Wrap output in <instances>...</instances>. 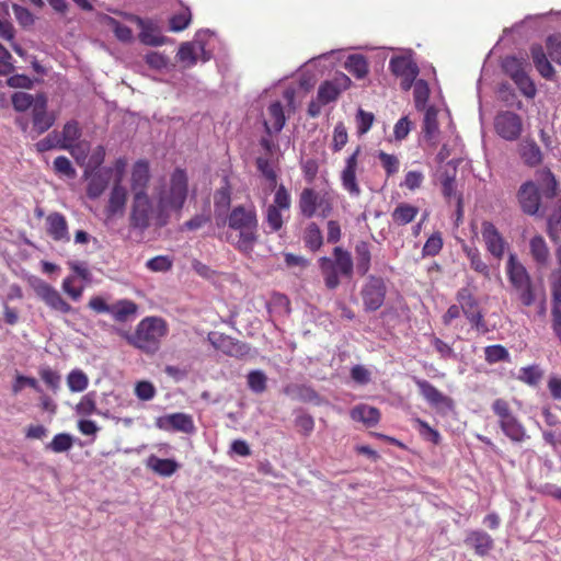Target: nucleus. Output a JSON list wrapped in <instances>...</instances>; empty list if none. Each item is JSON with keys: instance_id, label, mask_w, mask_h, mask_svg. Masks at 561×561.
<instances>
[{"instance_id": "nucleus-26", "label": "nucleus", "mask_w": 561, "mask_h": 561, "mask_svg": "<svg viewBox=\"0 0 561 561\" xmlns=\"http://www.w3.org/2000/svg\"><path fill=\"white\" fill-rule=\"evenodd\" d=\"M267 116H270V119L264 122L266 134L280 133L285 125L284 107L280 101L272 102L267 106Z\"/></svg>"}, {"instance_id": "nucleus-11", "label": "nucleus", "mask_w": 561, "mask_h": 561, "mask_svg": "<svg viewBox=\"0 0 561 561\" xmlns=\"http://www.w3.org/2000/svg\"><path fill=\"white\" fill-rule=\"evenodd\" d=\"M496 135L508 141L518 139L523 131V121L512 111H501L494 119Z\"/></svg>"}, {"instance_id": "nucleus-40", "label": "nucleus", "mask_w": 561, "mask_h": 561, "mask_svg": "<svg viewBox=\"0 0 561 561\" xmlns=\"http://www.w3.org/2000/svg\"><path fill=\"white\" fill-rule=\"evenodd\" d=\"M422 133L426 139H433L438 133L437 111L430 106L423 115Z\"/></svg>"}, {"instance_id": "nucleus-2", "label": "nucleus", "mask_w": 561, "mask_h": 561, "mask_svg": "<svg viewBox=\"0 0 561 561\" xmlns=\"http://www.w3.org/2000/svg\"><path fill=\"white\" fill-rule=\"evenodd\" d=\"M187 196V176L184 170L175 169L170 175L169 187L157 195L156 226L162 228L169 222V209L181 210Z\"/></svg>"}, {"instance_id": "nucleus-4", "label": "nucleus", "mask_w": 561, "mask_h": 561, "mask_svg": "<svg viewBox=\"0 0 561 561\" xmlns=\"http://www.w3.org/2000/svg\"><path fill=\"white\" fill-rule=\"evenodd\" d=\"M333 255L334 259L322 256L318 260L324 285H327L329 289H334L340 285V275L347 278L353 275L354 265L352 254L341 247H335Z\"/></svg>"}, {"instance_id": "nucleus-3", "label": "nucleus", "mask_w": 561, "mask_h": 561, "mask_svg": "<svg viewBox=\"0 0 561 561\" xmlns=\"http://www.w3.org/2000/svg\"><path fill=\"white\" fill-rule=\"evenodd\" d=\"M229 228L238 232L237 249L252 252L257 241V219L254 207L238 205L233 207L227 217Z\"/></svg>"}, {"instance_id": "nucleus-1", "label": "nucleus", "mask_w": 561, "mask_h": 561, "mask_svg": "<svg viewBox=\"0 0 561 561\" xmlns=\"http://www.w3.org/2000/svg\"><path fill=\"white\" fill-rule=\"evenodd\" d=\"M135 350L152 355L161 346V340L168 334V325L158 317H146L136 324L134 333L117 331Z\"/></svg>"}, {"instance_id": "nucleus-27", "label": "nucleus", "mask_w": 561, "mask_h": 561, "mask_svg": "<svg viewBox=\"0 0 561 561\" xmlns=\"http://www.w3.org/2000/svg\"><path fill=\"white\" fill-rule=\"evenodd\" d=\"M351 417L367 427H374L380 421V411L368 404H358L351 410Z\"/></svg>"}, {"instance_id": "nucleus-44", "label": "nucleus", "mask_w": 561, "mask_h": 561, "mask_svg": "<svg viewBox=\"0 0 561 561\" xmlns=\"http://www.w3.org/2000/svg\"><path fill=\"white\" fill-rule=\"evenodd\" d=\"M265 224L267 227L266 233H277L283 228L282 209L275 207H266L265 209Z\"/></svg>"}, {"instance_id": "nucleus-53", "label": "nucleus", "mask_w": 561, "mask_h": 561, "mask_svg": "<svg viewBox=\"0 0 561 561\" xmlns=\"http://www.w3.org/2000/svg\"><path fill=\"white\" fill-rule=\"evenodd\" d=\"M542 370L540 366H525L519 370V380L530 387H536L541 381Z\"/></svg>"}, {"instance_id": "nucleus-20", "label": "nucleus", "mask_w": 561, "mask_h": 561, "mask_svg": "<svg viewBox=\"0 0 561 561\" xmlns=\"http://www.w3.org/2000/svg\"><path fill=\"white\" fill-rule=\"evenodd\" d=\"M482 238L490 254L497 260L501 259L506 248V241L503 240L501 232L497 231L494 224L489 221L482 222Z\"/></svg>"}, {"instance_id": "nucleus-39", "label": "nucleus", "mask_w": 561, "mask_h": 561, "mask_svg": "<svg viewBox=\"0 0 561 561\" xmlns=\"http://www.w3.org/2000/svg\"><path fill=\"white\" fill-rule=\"evenodd\" d=\"M302 241H305L306 247L311 251H317L323 245L322 231L317 224L311 222L306 227Z\"/></svg>"}, {"instance_id": "nucleus-30", "label": "nucleus", "mask_w": 561, "mask_h": 561, "mask_svg": "<svg viewBox=\"0 0 561 561\" xmlns=\"http://www.w3.org/2000/svg\"><path fill=\"white\" fill-rule=\"evenodd\" d=\"M537 181H539L541 196L553 199L558 194V181L554 179L552 171L547 168L537 171Z\"/></svg>"}, {"instance_id": "nucleus-29", "label": "nucleus", "mask_w": 561, "mask_h": 561, "mask_svg": "<svg viewBox=\"0 0 561 561\" xmlns=\"http://www.w3.org/2000/svg\"><path fill=\"white\" fill-rule=\"evenodd\" d=\"M439 183H442L444 198L448 201L456 198L457 218H460L462 214V199L461 196L456 195L455 172L449 173L448 171H444L442 175H439Z\"/></svg>"}, {"instance_id": "nucleus-5", "label": "nucleus", "mask_w": 561, "mask_h": 561, "mask_svg": "<svg viewBox=\"0 0 561 561\" xmlns=\"http://www.w3.org/2000/svg\"><path fill=\"white\" fill-rule=\"evenodd\" d=\"M491 410L496 416L497 427L507 439L514 444H519L529 439L526 427L519 417L513 412L507 401L504 399H496L491 403Z\"/></svg>"}, {"instance_id": "nucleus-50", "label": "nucleus", "mask_w": 561, "mask_h": 561, "mask_svg": "<svg viewBox=\"0 0 561 561\" xmlns=\"http://www.w3.org/2000/svg\"><path fill=\"white\" fill-rule=\"evenodd\" d=\"M54 172L59 176H65L66 179L72 180L77 176V171L72 167L69 158L59 156L55 158L54 162Z\"/></svg>"}, {"instance_id": "nucleus-32", "label": "nucleus", "mask_w": 561, "mask_h": 561, "mask_svg": "<svg viewBox=\"0 0 561 561\" xmlns=\"http://www.w3.org/2000/svg\"><path fill=\"white\" fill-rule=\"evenodd\" d=\"M136 312L137 306L135 302L128 299H122L111 305L108 314L117 322H126L129 318L135 317Z\"/></svg>"}, {"instance_id": "nucleus-41", "label": "nucleus", "mask_w": 561, "mask_h": 561, "mask_svg": "<svg viewBox=\"0 0 561 561\" xmlns=\"http://www.w3.org/2000/svg\"><path fill=\"white\" fill-rule=\"evenodd\" d=\"M526 66L524 59H519L514 56H507L505 59H503L502 62V69L507 73L508 77L514 78L523 75H527L526 72Z\"/></svg>"}, {"instance_id": "nucleus-48", "label": "nucleus", "mask_w": 561, "mask_h": 561, "mask_svg": "<svg viewBox=\"0 0 561 561\" xmlns=\"http://www.w3.org/2000/svg\"><path fill=\"white\" fill-rule=\"evenodd\" d=\"M106 25L115 33V37L122 43H129L133 39V31L128 25L119 23L115 18L106 16Z\"/></svg>"}, {"instance_id": "nucleus-17", "label": "nucleus", "mask_w": 561, "mask_h": 561, "mask_svg": "<svg viewBox=\"0 0 561 561\" xmlns=\"http://www.w3.org/2000/svg\"><path fill=\"white\" fill-rule=\"evenodd\" d=\"M413 381L415 386L419 387L420 394L428 405L436 409H451V399L448 396H445L443 392L438 391L434 385L416 376L413 377Z\"/></svg>"}, {"instance_id": "nucleus-25", "label": "nucleus", "mask_w": 561, "mask_h": 561, "mask_svg": "<svg viewBox=\"0 0 561 561\" xmlns=\"http://www.w3.org/2000/svg\"><path fill=\"white\" fill-rule=\"evenodd\" d=\"M111 173V169H105L90 174L87 187V195L90 199H98L104 194V191L110 185Z\"/></svg>"}, {"instance_id": "nucleus-46", "label": "nucleus", "mask_w": 561, "mask_h": 561, "mask_svg": "<svg viewBox=\"0 0 561 561\" xmlns=\"http://www.w3.org/2000/svg\"><path fill=\"white\" fill-rule=\"evenodd\" d=\"M146 268L154 273H165L173 267V259L167 254L147 260Z\"/></svg>"}, {"instance_id": "nucleus-49", "label": "nucleus", "mask_w": 561, "mask_h": 561, "mask_svg": "<svg viewBox=\"0 0 561 561\" xmlns=\"http://www.w3.org/2000/svg\"><path fill=\"white\" fill-rule=\"evenodd\" d=\"M71 446L72 436L68 433H59L46 445V449L59 454L70 450Z\"/></svg>"}, {"instance_id": "nucleus-43", "label": "nucleus", "mask_w": 561, "mask_h": 561, "mask_svg": "<svg viewBox=\"0 0 561 561\" xmlns=\"http://www.w3.org/2000/svg\"><path fill=\"white\" fill-rule=\"evenodd\" d=\"M341 93V88L332 81H324L318 88L317 100L322 104L334 102Z\"/></svg>"}, {"instance_id": "nucleus-45", "label": "nucleus", "mask_w": 561, "mask_h": 561, "mask_svg": "<svg viewBox=\"0 0 561 561\" xmlns=\"http://www.w3.org/2000/svg\"><path fill=\"white\" fill-rule=\"evenodd\" d=\"M266 381L267 377L262 370H250L248 374V387L255 394L266 391Z\"/></svg>"}, {"instance_id": "nucleus-14", "label": "nucleus", "mask_w": 561, "mask_h": 561, "mask_svg": "<svg viewBox=\"0 0 561 561\" xmlns=\"http://www.w3.org/2000/svg\"><path fill=\"white\" fill-rule=\"evenodd\" d=\"M55 115L47 111V96L43 93L37 94L35 108H32V139L46 133L54 126Z\"/></svg>"}, {"instance_id": "nucleus-9", "label": "nucleus", "mask_w": 561, "mask_h": 561, "mask_svg": "<svg viewBox=\"0 0 561 561\" xmlns=\"http://www.w3.org/2000/svg\"><path fill=\"white\" fill-rule=\"evenodd\" d=\"M298 208L301 216L306 218L313 217L319 210V216L325 218L330 215L332 206L324 195H319L311 187L301 190L299 195Z\"/></svg>"}, {"instance_id": "nucleus-59", "label": "nucleus", "mask_w": 561, "mask_h": 561, "mask_svg": "<svg viewBox=\"0 0 561 561\" xmlns=\"http://www.w3.org/2000/svg\"><path fill=\"white\" fill-rule=\"evenodd\" d=\"M443 249V237H440L439 232H434L430 238H427L425 245L422 248L423 256H434L439 253Z\"/></svg>"}, {"instance_id": "nucleus-12", "label": "nucleus", "mask_w": 561, "mask_h": 561, "mask_svg": "<svg viewBox=\"0 0 561 561\" xmlns=\"http://www.w3.org/2000/svg\"><path fill=\"white\" fill-rule=\"evenodd\" d=\"M156 427L168 433L193 434L196 431L192 416L185 412L169 413L156 419Z\"/></svg>"}, {"instance_id": "nucleus-38", "label": "nucleus", "mask_w": 561, "mask_h": 561, "mask_svg": "<svg viewBox=\"0 0 561 561\" xmlns=\"http://www.w3.org/2000/svg\"><path fill=\"white\" fill-rule=\"evenodd\" d=\"M417 215V208L411 204H401L392 211V220L399 226H404L414 221Z\"/></svg>"}, {"instance_id": "nucleus-57", "label": "nucleus", "mask_w": 561, "mask_h": 561, "mask_svg": "<svg viewBox=\"0 0 561 561\" xmlns=\"http://www.w3.org/2000/svg\"><path fill=\"white\" fill-rule=\"evenodd\" d=\"M466 253L469 259V262H471V268L474 270L479 274L489 276V274H490L489 265H486L483 262V260L480 259L479 250L476 248H468V249H466Z\"/></svg>"}, {"instance_id": "nucleus-10", "label": "nucleus", "mask_w": 561, "mask_h": 561, "mask_svg": "<svg viewBox=\"0 0 561 561\" xmlns=\"http://www.w3.org/2000/svg\"><path fill=\"white\" fill-rule=\"evenodd\" d=\"M208 342L214 348L225 353V355L232 358H243L248 356L250 346L242 341L232 339L225 333L210 332L208 333Z\"/></svg>"}, {"instance_id": "nucleus-31", "label": "nucleus", "mask_w": 561, "mask_h": 561, "mask_svg": "<svg viewBox=\"0 0 561 561\" xmlns=\"http://www.w3.org/2000/svg\"><path fill=\"white\" fill-rule=\"evenodd\" d=\"M147 467L163 478H169L180 469L178 461L173 459H161L156 455H151L147 459Z\"/></svg>"}, {"instance_id": "nucleus-54", "label": "nucleus", "mask_w": 561, "mask_h": 561, "mask_svg": "<svg viewBox=\"0 0 561 561\" xmlns=\"http://www.w3.org/2000/svg\"><path fill=\"white\" fill-rule=\"evenodd\" d=\"M484 358H485V362H488L490 364H494V363L507 362L510 358V355H508L507 350L504 346H502L500 344H494V345H490L484 348Z\"/></svg>"}, {"instance_id": "nucleus-63", "label": "nucleus", "mask_w": 561, "mask_h": 561, "mask_svg": "<svg viewBox=\"0 0 561 561\" xmlns=\"http://www.w3.org/2000/svg\"><path fill=\"white\" fill-rule=\"evenodd\" d=\"M548 55L551 59L561 65V35H550L547 38Z\"/></svg>"}, {"instance_id": "nucleus-58", "label": "nucleus", "mask_w": 561, "mask_h": 561, "mask_svg": "<svg viewBox=\"0 0 561 561\" xmlns=\"http://www.w3.org/2000/svg\"><path fill=\"white\" fill-rule=\"evenodd\" d=\"M25 387L32 388L36 391H42L41 386H38L37 380L30 376L18 375L14 378L12 383V393L13 396H18Z\"/></svg>"}, {"instance_id": "nucleus-37", "label": "nucleus", "mask_w": 561, "mask_h": 561, "mask_svg": "<svg viewBox=\"0 0 561 561\" xmlns=\"http://www.w3.org/2000/svg\"><path fill=\"white\" fill-rule=\"evenodd\" d=\"M345 68L350 75L358 80L368 75V62L362 55H352L345 61Z\"/></svg>"}, {"instance_id": "nucleus-23", "label": "nucleus", "mask_w": 561, "mask_h": 561, "mask_svg": "<svg viewBox=\"0 0 561 561\" xmlns=\"http://www.w3.org/2000/svg\"><path fill=\"white\" fill-rule=\"evenodd\" d=\"M150 181V168L148 162L139 160L135 162L131 172V191L133 196H148L147 185Z\"/></svg>"}, {"instance_id": "nucleus-21", "label": "nucleus", "mask_w": 561, "mask_h": 561, "mask_svg": "<svg viewBox=\"0 0 561 561\" xmlns=\"http://www.w3.org/2000/svg\"><path fill=\"white\" fill-rule=\"evenodd\" d=\"M465 543L479 557H485L494 549V539L482 529L468 530Z\"/></svg>"}, {"instance_id": "nucleus-19", "label": "nucleus", "mask_w": 561, "mask_h": 561, "mask_svg": "<svg viewBox=\"0 0 561 561\" xmlns=\"http://www.w3.org/2000/svg\"><path fill=\"white\" fill-rule=\"evenodd\" d=\"M540 193L534 181H526L518 190V202L524 213L537 215L540 210Z\"/></svg>"}, {"instance_id": "nucleus-36", "label": "nucleus", "mask_w": 561, "mask_h": 561, "mask_svg": "<svg viewBox=\"0 0 561 561\" xmlns=\"http://www.w3.org/2000/svg\"><path fill=\"white\" fill-rule=\"evenodd\" d=\"M530 255L536 261L537 265L545 266L548 264L549 249L547 242L541 236H536L529 241Z\"/></svg>"}, {"instance_id": "nucleus-64", "label": "nucleus", "mask_w": 561, "mask_h": 561, "mask_svg": "<svg viewBox=\"0 0 561 561\" xmlns=\"http://www.w3.org/2000/svg\"><path fill=\"white\" fill-rule=\"evenodd\" d=\"M179 60L181 62H186L188 66L196 65L197 57L196 53L194 51V46L192 43L186 42L181 44L178 53Z\"/></svg>"}, {"instance_id": "nucleus-22", "label": "nucleus", "mask_w": 561, "mask_h": 561, "mask_svg": "<svg viewBox=\"0 0 561 561\" xmlns=\"http://www.w3.org/2000/svg\"><path fill=\"white\" fill-rule=\"evenodd\" d=\"M126 204L127 190L122 185L118 179L116 180L115 185L112 186L108 204H106L105 207L106 218H115L116 216H123Z\"/></svg>"}, {"instance_id": "nucleus-35", "label": "nucleus", "mask_w": 561, "mask_h": 561, "mask_svg": "<svg viewBox=\"0 0 561 561\" xmlns=\"http://www.w3.org/2000/svg\"><path fill=\"white\" fill-rule=\"evenodd\" d=\"M355 255L357 274L362 276L367 275L370 268L369 243L366 241H358L355 247Z\"/></svg>"}, {"instance_id": "nucleus-13", "label": "nucleus", "mask_w": 561, "mask_h": 561, "mask_svg": "<svg viewBox=\"0 0 561 561\" xmlns=\"http://www.w3.org/2000/svg\"><path fill=\"white\" fill-rule=\"evenodd\" d=\"M390 70L393 76L402 79L401 88L403 91H409L420 75V68L408 56H396L390 59Z\"/></svg>"}, {"instance_id": "nucleus-16", "label": "nucleus", "mask_w": 561, "mask_h": 561, "mask_svg": "<svg viewBox=\"0 0 561 561\" xmlns=\"http://www.w3.org/2000/svg\"><path fill=\"white\" fill-rule=\"evenodd\" d=\"M360 148L357 147L352 154L345 160V167L341 171V185L342 188L347 192L352 197H358L360 195V188L357 183V167L358 156Z\"/></svg>"}, {"instance_id": "nucleus-28", "label": "nucleus", "mask_w": 561, "mask_h": 561, "mask_svg": "<svg viewBox=\"0 0 561 561\" xmlns=\"http://www.w3.org/2000/svg\"><path fill=\"white\" fill-rule=\"evenodd\" d=\"M531 60H534L536 70L539 71L541 77L551 80L554 75L552 64L549 62L541 45H534L530 47Z\"/></svg>"}, {"instance_id": "nucleus-7", "label": "nucleus", "mask_w": 561, "mask_h": 561, "mask_svg": "<svg viewBox=\"0 0 561 561\" xmlns=\"http://www.w3.org/2000/svg\"><path fill=\"white\" fill-rule=\"evenodd\" d=\"M157 210L153 208L152 202L148 195H133L131 208H129L128 226L129 229L145 233L151 226V221H156Z\"/></svg>"}, {"instance_id": "nucleus-62", "label": "nucleus", "mask_w": 561, "mask_h": 561, "mask_svg": "<svg viewBox=\"0 0 561 561\" xmlns=\"http://www.w3.org/2000/svg\"><path fill=\"white\" fill-rule=\"evenodd\" d=\"M377 159L380 160L381 167L385 168L387 176H391L399 171V160L396 156L379 151L377 152Z\"/></svg>"}, {"instance_id": "nucleus-8", "label": "nucleus", "mask_w": 561, "mask_h": 561, "mask_svg": "<svg viewBox=\"0 0 561 561\" xmlns=\"http://www.w3.org/2000/svg\"><path fill=\"white\" fill-rule=\"evenodd\" d=\"M28 282L36 296L41 298L49 309L62 313L72 312V307L60 296L59 291L55 289L54 286L36 276H32Z\"/></svg>"}, {"instance_id": "nucleus-52", "label": "nucleus", "mask_w": 561, "mask_h": 561, "mask_svg": "<svg viewBox=\"0 0 561 561\" xmlns=\"http://www.w3.org/2000/svg\"><path fill=\"white\" fill-rule=\"evenodd\" d=\"M414 104L416 110L422 111L426 106V102L428 99V93L431 91L428 90V85L425 80L419 79L414 81Z\"/></svg>"}, {"instance_id": "nucleus-60", "label": "nucleus", "mask_w": 561, "mask_h": 561, "mask_svg": "<svg viewBox=\"0 0 561 561\" xmlns=\"http://www.w3.org/2000/svg\"><path fill=\"white\" fill-rule=\"evenodd\" d=\"M267 207L282 210H288L290 208V195L284 185H278L275 196H273V204L267 205Z\"/></svg>"}, {"instance_id": "nucleus-47", "label": "nucleus", "mask_w": 561, "mask_h": 561, "mask_svg": "<svg viewBox=\"0 0 561 561\" xmlns=\"http://www.w3.org/2000/svg\"><path fill=\"white\" fill-rule=\"evenodd\" d=\"M37 102V95L33 96L27 92H16L12 94V105L14 111L24 112L27 108H35Z\"/></svg>"}, {"instance_id": "nucleus-24", "label": "nucleus", "mask_w": 561, "mask_h": 561, "mask_svg": "<svg viewBox=\"0 0 561 561\" xmlns=\"http://www.w3.org/2000/svg\"><path fill=\"white\" fill-rule=\"evenodd\" d=\"M47 233L54 241L69 242V229L67 228L66 218L59 213L48 214L46 217Z\"/></svg>"}, {"instance_id": "nucleus-56", "label": "nucleus", "mask_w": 561, "mask_h": 561, "mask_svg": "<svg viewBox=\"0 0 561 561\" xmlns=\"http://www.w3.org/2000/svg\"><path fill=\"white\" fill-rule=\"evenodd\" d=\"M191 19L192 15L190 9H185L182 12L173 15L169 21L170 31L174 33L184 31L190 25Z\"/></svg>"}, {"instance_id": "nucleus-15", "label": "nucleus", "mask_w": 561, "mask_h": 561, "mask_svg": "<svg viewBox=\"0 0 561 561\" xmlns=\"http://www.w3.org/2000/svg\"><path fill=\"white\" fill-rule=\"evenodd\" d=\"M362 297L366 311L375 312L378 310L386 298V284L382 278L369 276L368 283L363 287Z\"/></svg>"}, {"instance_id": "nucleus-33", "label": "nucleus", "mask_w": 561, "mask_h": 561, "mask_svg": "<svg viewBox=\"0 0 561 561\" xmlns=\"http://www.w3.org/2000/svg\"><path fill=\"white\" fill-rule=\"evenodd\" d=\"M456 301L459 302L462 314L481 312L478 298L468 287H461L456 293Z\"/></svg>"}, {"instance_id": "nucleus-61", "label": "nucleus", "mask_w": 561, "mask_h": 561, "mask_svg": "<svg viewBox=\"0 0 561 561\" xmlns=\"http://www.w3.org/2000/svg\"><path fill=\"white\" fill-rule=\"evenodd\" d=\"M513 82L519 91L524 94L525 98H535L536 95V87L535 83L529 78L528 73L523 76L512 78Z\"/></svg>"}, {"instance_id": "nucleus-34", "label": "nucleus", "mask_w": 561, "mask_h": 561, "mask_svg": "<svg viewBox=\"0 0 561 561\" xmlns=\"http://www.w3.org/2000/svg\"><path fill=\"white\" fill-rule=\"evenodd\" d=\"M519 154H522L524 163L530 168L539 165L542 161L541 149L533 140L523 142Z\"/></svg>"}, {"instance_id": "nucleus-51", "label": "nucleus", "mask_w": 561, "mask_h": 561, "mask_svg": "<svg viewBox=\"0 0 561 561\" xmlns=\"http://www.w3.org/2000/svg\"><path fill=\"white\" fill-rule=\"evenodd\" d=\"M81 127L77 121H70L64 125L62 134L59 139L62 140V145L78 144L77 140L81 137Z\"/></svg>"}, {"instance_id": "nucleus-55", "label": "nucleus", "mask_w": 561, "mask_h": 561, "mask_svg": "<svg viewBox=\"0 0 561 561\" xmlns=\"http://www.w3.org/2000/svg\"><path fill=\"white\" fill-rule=\"evenodd\" d=\"M59 149L69 151L71 157L76 159V162L82 165L87 160L89 146L88 142H78L71 145H60Z\"/></svg>"}, {"instance_id": "nucleus-6", "label": "nucleus", "mask_w": 561, "mask_h": 561, "mask_svg": "<svg viewBox=\"0 0 561 561\" xmlns=\"http://www.w3.org/2000/svg\"><path fill=\"white\" fill-rule=\"evenodd\" d=\"M506 271L508 282H511L515 291L518 293L519 301H522L525 307L533 306L536 296L535 291H533L530 276L524 264L518 262V259H516V255L513 253L508 254Z\"/></svg>"}, {"instance_id": "nucleus-18", "label": "nucleus", "mask_w": 561, "mask_h": 561, "mask_svg": "<svg viewBox=\"0 0 561 561\" xmlns=\"http://www.w3.org/2000/svg\"><path fill=\"white\" fill-rule=\"evenodd\" d=\"M284 396L302 403H310L316 405L324 404V399L320 396L312 386L305 383H288L283 388Z\"/></svg>"}, {"instance_id": "nucleus-42", "label": "nucleus", "mask_w": 561, "mask_h": 561, "mask_svg": "<svg viewBox=\"0 0 561 561\" xmlns=\"http://www.w3.org/2000/svg\"><path fill=\"white\" fill-rule=\"evenodd\" d=\"M66 382H68V387L71 392H83L88 388L89 379L82 369H75L70 370L68 378H66Z\"/></svg>"}]
</instances>
